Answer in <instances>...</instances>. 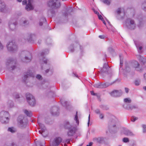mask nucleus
Returning a JSON list of instances; mask_svg holds the SVG:
<instances>
[{
  "instance_id": "1",
  "label": "nucleus",
  "mask_w": 146,
  "mask_h": 146,
  "mask_svg": "<svg viewBox=\"0 0 146 146\" xmlns=\"http://www.w3.org/2000/svg\"><path fill=\"white\" fill-rule=\"evenodd\" d=\"M64 127L66 129L68 130L67 132V135L68 137L73 136L76 131V128L70 124L68 121L65 122Z\"/></svg>"
},
{
  "instance_id": "2",
  "label": "nucleus",
  "mask_w": 146,
  "mask_h": 146,
  "mask_svg": "<svg viewBox=\"0 0 146 146\" xmlns=\"http://www.w3.org/2000/svg\"><path fill=\"white\" fill-rule=\"evenodd\" d=\"M9 115L7 111H2L0 113V121L2 123H7L9 120Z\"/></svg>"
},
{
  "instance_id": "3",
  "label": "nucleus",
  "mask_w": 146,
  "mask_h": 146,
  "mask_svg": "<svg viewBox=\"0 0 146 146\" xmlns=\"http://www.w3.org/2000/svg\"><path fill=\"white\" fill-rule=\"evenodd\" d=\"M7 47L8 50L12 52H15L18 49L17 46L14 42L13 41L8 43Z\"/></svg>"
},
{
  "instance_id": "4",
  "label": "nucleus",
  "mask_w": 146,
  "mask_h": 146,
  "mask_svg": "<svg viewBox=\"0 0 146 146\" xmlns=\"http://www.w3.org/2000/svg\"><path fill=\"white\" fill-rule=\"evenodd\" d=\"M60 0H52L49 1L48 5L50 7L54 9L59 8L60 6Z\"/></svg>"
},
{
  "instance_id": "5",
  "label": "nucleus",
  "mask_w": 146,
  "mask_h": 146,
  "mask_svg": "<svg viewBox=\"0 0 146 146\" xmlns=\"http://www.w3.org/2000/svg\"><path fill=\"white\" fill-rule=\"evenodd\" d=\"M18 121L19 126L22 128H24L26 127L27 123V120L23 115L19 116Z\"/></svg>"
},
{
  "instance_id": "6",
  "label": "nucleus",
  "mask_w": 146,
  "mask_h": 146,
  "mask_svg": "<svg viewBox=\"0 0 146 146\" xmlns=\"http://www.w3.org/2000/svg\"><path fill=\"white\" fill-rule=\"evenodd\" d=\"M26 98L27 102L32 106H34L36 104V101L35 98L29 93L26 94Z\"/></svg>"
},
{
  "instance_id": "7",
  "label": "nucleus",
  "mask_w": 146,
  "mask_h": 146,
  "mask_svg": "<svg viewBox=\"0 0 146 146\" xmlns=\"http://www.w3.org/2000/svg\"><path fill=\"white\" fill-rule=\"evenodd\" d=\"M126 25L128 29H134L136 27V24L134 21L130 18L127 19Z\"/></svg>"
},
{
  "instance_id": "8",
  "label": "nucleus",
  "mask_w": 146,
  "mask_h": 146,
  "mask_svg": "<svg viewBox=\"0 0 146 146\" xmlns=\"http://www.w3.org/2000/svg\"><path fill=\"white\" fill-rule=\"evenodd\" d=\"M38 124L40 129L39 131V133L44 137H46L47 135L48 132L44 125L41 123H38Z\"/></svg>"
},
{
  "instance_id": "9",
  "label": "nucleus",
  "mask_w": 146,
  "mask_h": 146,
  "mask_svg": "<svg viewBox=\"0 0 146 146\" xmlns=\"http://www.w3.org/2000/svg\"><path fill=\"white\" fill-rule=\"evenodd\" d=\"M119 123L117 120L113 119L110 123V127L112 130L116 131L118 129Z\"/></svg>"
},
{
  "instance_id": "10",
  "label": "nucleus",
  "mask_w": 146,
  "mask_h": 146,
  "mask_svg": "<svg viewBox=\"0 0 146 146\" xmlns=\"http://www.w3.org/2000/svg\"><path fill=\"white\" fill-rule=\"evenodd\" d=\"M15 63L16 61L15 60L12 58H10L7 60L6 62V65L8 67L11 66L12 68V70H14L15 68V66L13 65L15 64Z\"/></svg>"
},
{
  "instance_id": "11",
  "label": "nucleus",
  "mask_w": 146,
  "mask_h": 146,
  "mask_svg": "<svg viewBox=\"0 0 146 146\" xmlns=\"http://www.w3.org/2000/svg\"><path fill=\"white\" fill-rule=\"evenodd\" d=\"M22 54H26L27 56H25V58L26 60L25 62H30L31 61L32 59V56L31 54L28 52L27 51H24L22 52Z\"/></svg>"
},
{
  "instance_id": "12",
  "label": "nucleus",
  "mask_w": 146,
  "mask_h": 146,
  "mask_svg": "<svg viewBox=\"0 0 146 146\" xmlns=\"http://www.w3.org/2000/svg\"><path fill=\"white\" fill-rule=\"evenodd\" d=\"M30 77H34V75L33 73H32L30 71H29L27 73H25L23 79V81L24 82H25L27 78Z\"/></svg>"
},
{
  "instance_id": "13",
  "label": "nucleus",
  "mask_w": 146,
  "mask_h": 146,
  "mask_svg": "<svg viewBox=\"0 0 146 146\" xmlns=\"http://www.w3.org/2000/svg\"><path fill=\"white\" fill-rule=\"evenodd\" d=\"M62 138L60 137H56L54 139L51 145L52 146H57L61 142Z\"/></svg>"
},
{
  "instance_id": "14",
  "label": "nucleus",
  "mask_w": 146,
  "mask_h": 146,
  "mask_svg": "<svg viewBox=\"0 0 146 146\" xmlns=\"http://www.w3.org/2000/svg\"><path fill=\"white\" fill-rule=\"evenodd\" d=\"M93 141L95 143L101 144L104 142V138L102 137H95L93 138Z\"/></svg>"
},
{
  "instance_id": "15",
  "label": "nucleus",
  "mask_w": 146,
  "mask_h": 146,
  "mask_svg": "<svg viewBox=\"0 0 146 146\" xmlns=\"http://www.w3.org/2000/svg\"><path fill=\"white\" fill-rule=\"evenodd\" d=\"M122 94L121 90H114L110 93L111 96L114 97H117L121 96Z\"/></svg>"
},
{
  "instance_id": "16",
  "label": "nucleus",
  "mask_w": 146,
  "mask_h": 146,
  "mask_svg": "<svg viewBox=\"0 0 146 146\" xmlns=\"http://www.w3.org/2000/svg\"><path fill=\"white\" fill-rule=\"evenodd\" d=\"M94 86L96 88H105L108 86V85L106 84H102L101 83H99L95 84L94 85Z\"/></svg>"
},
{
  "instance_id": "17",
  "label": "nucleus",
  "mask_w": 146,
  "mask_h": 146,
  "mask_svg": "<svg viewBox=\"0 0 146 146\" xmlns=\"http://www.w3.org/2000/svg\"><path fill=\"white\" fill-rule=\"evenodd\" d=\"M33 0H29L26 6L25 9L28 11H30L33 9V8L31 5Z\"/></svg>"
},
{
  "instance_id": "18",
  "label": "nucleus",
  "mask_w": 146,
  "mask_h": 146,
  "mask_svg": "<svg viewBox=\"0 0 146 146\" xmlns=\"http://www.w3.org/2000/svg\"><path fill=\"white\" fill-rule=\"evenodd\" d=\"M110 67L106 63L104 64L103 67L101 70V71L103 73L107 72L110 70Z\"/></svg>"
},
{
  "instance_id": "19",
  "label": "nucleus",
  "mask_w": 146,
  "mask_h": 146,
  "mask_svg": "<svg viewBox=\"0 0 146 146\" xmlns=\"http://www.w3.org/2000/svg\"><path fill=\"white\" fill-rule=\"evenodd\" d=\"M47 53L45 52H42L40 53V59H41V58H42V60L43 61L44 63L45 64H46L47 62V60L45 59V58L44 57V55L45 54H47L48 52V50H47Z\"/></svg>"
},
{
  "instance_id": "20",
  "label": "nucleus",
  "mask_w": 146,
  "mask_h": 146,
  "mask_svg": "<svg viewBox=\"0 0 146 146\" xmlns=\"http://www.w3.org/2000/svg\"><path fill=\"white\" fill-rule=\"evenodd\" d=\"M17 24L16 22H14L11 23H10L9 24V27L10 29L11 30H14L16 27V26Z\"/></svg>"
},
{
  "instance_id": "21",
  "label": "nucleus",
  "mask_w": 146,
  "mask_h": 146,
  "mask_svg": "<svg viewBox=\"0 0 146 146\" xmlns=\"http://www.w3.org/2000/svg\"><path fill=\"white\" fill-rule=\"evenodd\" d=\"M52 111L51 112L52 114L53 115H58V112H56L55 111H58V109L56 107H54L52 108Z\"/></svg>"
},
{
  "instance_id": "22",
  "label": "nucleus",
  "mask_w": 146,
  "mask_h": 146,
  "mask_svg": "<svg viewBox=\"0 0 146 146\" xmlns=\"http://www.w3.org/2000/svg\"><path fill=\"white\" fill-rule=\"evenodd\" d=\"M123 133L125 135L127 136L132 135H133V134L131 131L127 129L124 130L123 131Z\"/></svg>"
},
{
  "instance_id": "23",
  "label": "nucleus",
  "mask_w": 146,
  "mask_h": 146,
  "mask_svg": "<svg viewBox=\"0 0 146 146\" xmlns=\"http://www.w3.org/2000/svg\"><path fill=\"white\" fill-rule=\"evenodd\" d=\"M35 37V35L34 34H30L29 35V37L27 38L28 41L31 42L33 40H34Z\"/></svg>"
},
{
  "instance_id": "24",
  "label": "nucleus",
  "mask_w": 146,
  "mask_h": 146,
  "mask_svg": "<svg viewBox=\"0 0 146 146\" xmlns=\"http://www.w3.org/2000/svg\"><path fill=\"white\" fill-rule=\"evenodd\" d=\"M5 7V5L4 3L0 1V11H3Z\"/></svg>"
},
{
  "instance_id": "25",
  "label": "nucleus",
  "mask_w": 146,
  "mask_h": 146,
  "mask_svg": "<svg viewBox=\"0 0 146 146\" xmlns=\"http://www.w3.org/2000/svg\"><path fill=\"white\" fill-rule=\"evenodd\" d=\"M7 106L8 109L11 108L13 106V103L11 100H9L7 103Z\"/></svg>"
},
{
  "instance_id": "26",
  "label": "nucleus",
  "mask_w": 146,
  "mask_h": 146,
  "mask_svg": "<svg viewBox=\"0 0 146 146\" xmlns=\"http://www.w3.org/2000/svg\"><path fill=\"white\" fill-rule=\"evenodd\" d=\"M43 23L46 24V20L44 17H42L40 19L39 25L40 26H42Z\"/></svg>"
},
{
  "instance_id": "27",
  "label": "nucleus",
  "mask_w": 146,
  "mask_h": 146,
  "mask_svg": "<svg viewBox=\"0 0 146 146\" xmlns=\"http://www.w3.org/2000/svg\"><path fill=\"white\" fill-rule=\"evenodd\" d=\"M100 107L103 110H108L109 109V108L108 106L104 105H101L100 106Z\"/></svg>"
},
{
  "instance_id": "28",
  "label": "nucleus",
  "mask_w": 146,
  "mask_h": 146,
  "mask_svg": "<svg viewBox=\"0 0 146 146\" xmlns=\"http://www.w3.org/2000/svg\"><path fill=\"white\" fill-rule=\"evenodd\" d=\"M130 107L127 108V110H132L133 109H136L137 108V107L134 105H130Z\"/></svg>"
},
{
  "instance_id": "29",
  "label": "nucleus",
  "mask_w": 146,
  "mask_h": 146,
  "mask_svg": "<svg viewBox=\"0 0 146 146\" xmlns=\"http://www.w3.org/2000/svg\"><path fill=\"white\" fill-rule=\"evenodd\" d=\"M24 112L28 116L30 117L32 115L31 112L30 111H29L26 110H25Z\"/></svg>"
},
{
  "instance_id": "30",
  "label": "nucleus",
  "mask_w": 146,
  "mask_h": 146,
  "mask_svg": "<svg viewBox=\"0 0 146 146\" xmlns=\"http://www.w3.org/2000/svg\"><path fill=\"white\" fill-rule=\"evenodd\" d=\"M74 120L76 121V123L78 125L79 124V121L78 119L77 111H76V115L74 118Z\"/></svg>"
},
{
  "instance_id": "31",
  "label": "nucleus",
  "mask_w": 146,
  "mask_h": 146,
  "mask_svg": "<svg viewBox=\"0 0 146 146\" xmlns=\"http://www.w3.org/2000/svg\"><path fill=\"white\" fill-rule=\"evenodd\" d=\"M119 56L120 59V66L121 67L123 64V57L121 55H120Z\"/></svg>"
},
{
  "instance_id": "32",
  "label": "nucleus",
  "mask_w": 146,
  "mask_h": 146,
  "mask_svg": "<svg viewBox=\"0 0 146 146\" xmlns=\"http://www.w3.org/2000/svg\"><path fill=\"white\" fill-rule=\"evenodd\" d=\"M124 101L125 103H129L131 102V100L130 98H126L124 99Z\"/></svg>"
},
{
  "instance_id": "33",
  "label": "nucleus",
  "mask_w": 146,
  "mask_h": 146,
  "mask_svg": "<svg viewBox=\"0 0 146 146\" xmlns=\"http://www.w3.org/2000/svg\"><path fill=\"white\" fill-rule=\"evenodd\" d=\"M8 130L11 132L12 133H14L15 132V130L13 127H9L8 128Z\"/></svg>"
},
{
  "instance_id": "34",
  "label": "nucleus",
  "mask_w": 146,
  "mask_h": 146,
  "mask_svg": "<svg viewBox=\"0 0 146 146\" xmlns=\"http://www.w3.org/2000/svg\"><path fill=\"white\" fill-rule=\"evenodd\" d=\"M134 67L135 68H138L139 66V64L138 62L136 61H135L134 62Z\"/></svg>"
},
{
  "instance_id": "35",
  "label": "nucleus",
  "mask_w": 146,
  "mask_h": 146,
  "mask_svg": "<svg viewBox=\"0 0 146 146\" xmlns=\"http://www.w3.org/2000/svg\"><path fill=\"white\" fill-rule=\"evenodd\" d=\"M62 104L64 106H67V102L63 100H61Z\"/></svg>"
},
{
  "instance_id": "36",
  "label": "nucleus",
  "mask_w": 146,
  "mask_h": 146,
  "mask_svg": "<svg viewBox=\"0 0 146 146\" xmlns=\"http://www.w3.org/2000/svg\"><path fill=\"white\" fill-rule=\"evenodd\" d=\"M142 126L143 128V132L144 133H146V125L143 124Z\"/></svg>"
},
{
  "instance_id": "37",
  "label": "nucleus",
  "mask_w": 146,
  "mask_h": 146,
  "mask_svg": "<svg viewBox=\"0 0 146 146\" xmlns=\"http://www.w3.org/2000/svg\"><path fill=\"white\" fill-rule=\"evenodd\" d=\"M101 1L107 5H109L110 3V1L108 0H101Z\"/></svg>"
},
{
  "instance_id": "38",
  "label": "nucleus",
  "mask_w": 146,
  "mask_h": 146,
  "mask_svg": "<svg viewBox=\"0 0 146 146\" xmlns=\"http://www.w3.org/2000/svg\"><path fill=\"white\" fill-rule=\"evenodd\" d=\"M123 141L124 143H127L129 142V139L127 137H124L123 139Z\"/></svg>"
},
{
  "instance_id": "39",
  "label": "nucleus",
  "mask_w": 146,
  "mask_h": 146,
  "mask_svg": "<svg viewBox=\"0 0 146 146\" xmlns=\"http://www.w3.org/2000/svg\"><path fill=\"white\" fill-rule=\"evenodd\" d=\"M142 6L143 9L146 11V2L143 3L142 4Z\"/></svg>"
},
{
  "instance_id": "40",
  "label": "nucleus",
  "mask_w": 146,
  "mask_h": 146,
  "mask_svg": "<svg viewBox=\"0 0 146 146\" xmlns=\"http://www.w3.org/2000/svg\"><path fill=\"white\" fill-rule=\"evenodd\" d=\"M138 119V118L135 117H133L131 118V121L133 122H135L136 120Z\"/></svg>"
},
{
  "instance_id": "41",
  "label": "nucleus",
  "mask_w": 146,
  "mask_h": 146,
  "mask_svg": "<svg viewBox=\"0 0 146 146\" xmlns=\"http://www.w3.org/2000/svg\"><path fill=\"white\" fill-rule=\"evenodd\" d=\"M140 83V81L139 80H136L135 81V84L137 86H139Z\"/></svg>"
},
{
  "instance_id": "42",
  "label": "nucleus",
  "mask_w": 146,
  "mask_h": 146,
  "mask_svg": "<svg viewBox=\"0 0 146 146\" xmlns=\"http://www.w3.org/2000/svg\"><path fill=\"white\" fill-rule=\"evenodd\" d=\"M130 105L125 104L123 105V106L125 109H127V108L130 107Z\"/></svg>"
},
{
  "instance_id": "43",
  "label": "nucleus",
  "mask_w": 146,
  "mask_h": 146,
  "mask_svg": "<svg viewBox=\"0 0 146 146\" xmlns=\"http://www.w3.org/2000/svg\"><path fill=\"white\" fill-rule=\"evenodd\" d=\"M36 78L39 80H40L42 79L41 76L39 74L37 75L36 76Z\"/></svg>"
},
{
  "instance_id": "44",
  "label": "nucleus",
  "mask_w": 146,
  "mask_h": 146,
  "mask_svg": "<svg viewBox=\"0 0 146 146\" xmlns=\"http://www.w3.org/2000/svg\"><path fill=\"white\" fill-rule=\"evenodd\" d=\"M95 113L97 114H100L101 113L99 109L96 110H95Z\"/></svg>"
},
{
  "instance_id": "45",
  "label": "nucleus",
  "mask_w": 146,
  "mask_h": 146,
  "mask_svg": "<svg viewBox=\"0 0 146 146\" xmlns=\"http://www.w3.org/2000/svg\"><path fill=\"white\" fill-rule=\"evenodd\" d=\"M100 118L101 119H103L104 117V115L103 113H100L99 115Z\"/></svg>"
},
{
  "instance_id": "46",
  "label": "nucleus",
  "mask_w": 146,
  "mask_h": 146,
  "mask_svg": "<svg viewBox=\"0 0 146 146\" xmlns=\"http://www.w3.org/2000/svg\"><path fill=\"white\" fill-rule=\"evenodd\" d=\"M130 67L129 66H126L125 69L127 71L129 72L130 70Z\"/></svg>"
},
{
  "instance_id": "47",
  "label": "nucleus",
  "mask_w": 146,
  "mask_h": 146,
  "mask_svg": "<svg viewBox=\"0 0 146 146\" xmlns=\"http://www.w3.org/2000/svg\"><path fill=\"white\" fill-rule=\"evenodd\" d=\"M121 9L120 8H118L117 10V13L118 14H119L121 13Z\"/></svg>"
},
{
  "instance_id": "48",
  "label": "nucleus",
  "mask_w": 146,
  "mask_h": 146,
  "mask_svg": "<svg viewBox=\"0 0 146 146\" xmlns=\"http://www.w3.org/2000/svg\"><path fill=\"white\" fill-rule=\"evenodd\" d=\"M91 94L92 95H93V96H97V94L94 93L93 91H91Z\"/></svg>"
},
{
  "instance_id": "49",
  "label": "nucleus",
  "mask_w": 146,
  "mask_h": 146,
  "mask_svg": "<svg viewBox=\"0 0 146 146\" xmlns=\"http://www.w3.org/2000/svg\"><path fill=\"white\" fill-rule=\"evenodd\" d=\"M72 47H73V46L72 45H71L70 47V49L72 52H73L74 51V48L72 49Z\"/></svg>"
},
{
  "instance_id": "50",
  "label": "nucleus",
  "mask_w": 146,
  "mask_h": 146,
  "mask_svg": "<svg viewBox=\"0 0 146 146\" xmlns=\"http://www.w3.org/2000/svg\"><path fill=\"white\" fill-rule=\"evenodd\" d=\"M3 46L2 44L0 42V50L3 49Z\"/></svg>"
},
{
  "instance_id": "51",
  "label": "nucleus",
  "mask_w": 146,
  "mask_h": 146,
  "mask_svg": "<svg viewBox=\"0 0 146 146\" xmlns=\"http://www.w3.org/2000/svg\"><path fill=\"white\" fill-rule=\"evenodd\" d=\"M28 22V21H24L23 22V26H25L26 25V24H27V23Z\"/></svg>"
},
{
  "instance_id": "52",
  "label": "nucleus",
  "mask_w": 146,
  "mask_h": 146,
  "mask_svg": "<svg viewBox=\"0 0 146 146\" xmlns=\"http://www.w3.org/2000/svg\"><path fill=\"white\" fill-rule=\"evenodd\" d=\"M90 114H89V116H88V126H89V124L90 122Z\"/></svg>"
},
{
  "instance_id": "53",
  "label": "nucleus",
  "mask_w": 146,
  "mask_h": 146,
  "mask_svg": "<svg viewBox=\"0 0 146 146\" xmlns=\"http://www.w3.org/2000/svg\"><path fill=\"white\" fill-rule=\"evenodd\" d=\"M98 18L100 19L102 21L103 20V18L101 15H98Z\"/></svg>"
},
{
  "instance_id": "54",
  "label": "nucleus",
  "mask_w": 146,
  "mask_h": 146,
  "mask_svg": "<svg viewBox=\"0 0 146 146\" xmlns=\"http://www.w3.org/2000/svg\"><path fill=\"white\" fill-rule=\"evenodd\" d=\"M70 139H66V140H65V142L67 143H69V142L70 141Z\"/></svg>"
},
{
  "instance_id": "55",
  "label": "nucleus",
  "mask_w": 146,
  "mask_h": 146,
  "mask_svg": "<svg viewBox=\"0 0 146 146\" xmlns=\"http://www.w3.org/2000/svg\"><path fill=\"white\" fill-rule=\"evenodd\" d=\"M125 91L126 93H128L129 92V89L127 88H125Z\"/></svg>"
},
{
  "instance_id": "56",
  "label": "nucleus",
  "mask_w": 146,
  "mask_h": 146,
  "mask_svg": "<svg viewBox=\"0 0 146 146\" xmlns=\"http://www.w3.org/2000/svg\"><path fill=\"white\" fill-rule=\"evenodd\" d=\"M27 1L26 0H24L22 2V4L23 5H25L27 3Z\"/></svg>"
},
{
  "instance_id": "57",
  "label": "nucleus",
  "mask_w": 146,
  "mask_h": 146,
  "mask_svg": "<svg viewBox=\"0 0 146 146\" xmlns=\"http://www.w3.org/2000/svg\"><path fill=\"white\" fill-rule=\"evenodd\" d=\"M11 146H17V145L15 143H12L11 144Z\"/></svg>"
},
{
  "instance_id": "58",
  "label": "nucleus",
  "mask_w": 146,
  "mask_h": 146,
  "mask_svg": "<svg viewBox=\"0 0 146 146\" xmlns=\"http://www.w3.org/2000/svg\"><path fill=\"white\" fill-rule=\"evenodd\" d=\"M99 37L101 39H104V36L103 35H100Z\"/></svg>"
},
{
  "instance_id": "59",
  "label": "nucleus",
  "mask_w": 146,
  "mask_h": 146,
  "mask_svg": "<svg viewBox=\"0 0 146 146\" xmlns=\"http://www.w3.org/2000/svg\"><path fill=\"white\" fill-rule=\"evenodd\" d=\"M93 144V143L92 142H90L89 144L87 145L86 146H91Z\"/></svg>"
},
{
  "instance_id": "60",
  "label": "nucleus",
  "mask_w": 146,
  "mask_h": 146,
  "mask_svg": "<svg viewBox=\"0 0 146 146\" xmlns=\"http://www.w3.org/2000/svg\"><path fill=\"white\" fill-rule=\"evenodd\" d=\"M142 48V47L141 46H140L139 47V50H139V53H140V51L141 50Z\"/></svg>"
},
{
  "instance_id": "61",
  "label": "nucleus",
  "mask_w": 146,
  "mask_h": 146,
  "mask_svg": "<svg viewBox=\"0 0 146 146\" xmlns=\"http://www.w3.org/2000/svg\"><path fill=\"white\" fill-rule=\"evenodd\" d=\"M15 97L17 99L19 98V95L18 94H16Z\"/></svg>"
},
{
  "instance_id": "62",
  "label": "nucleus",
  "mask_w": 146,
  "mask_h": 146,
  "mask_svg": "<svg viewBox=\"0 0 146 146\" xmlns=\"http://www.w3.org/2000/svg\"><path fill=\"white\" fill-rule=\"evenodd\" d=\"M102 21H103V23L104 24L106 25V23L104 19H103V20Z\"/></svg>"
},
{
  "instance_id": "63",
  "label": "nucleus",
  "mask_w": 146,
  "mask_h": 146,
  "mask_svg": "<svg viewBox=\"0 0 146 146\" xmlns=\"http://www.w3.org/2000/svg\"><path fill=\"white\" fill-rule=\"evenodd\" d=\"M142 62H143V63L146 62V60L145 59H143V60L142 61Z\"/></svg>"
},
{
  "instance_id": "64",
  "label": "nucleus",
  "mask_w": 146,
  "mask_h": 146,
  "mask_svg": "<svg viewBox=\"0 0 146 146\" xmlns=\"http://www.w3.org/2000/svg\"><path fill=\"white\" fill-rule=\"evenodd\" d=\"M143 88L144 90H146V86H144L143 87Z\"/></svg>"
}]
</instances>
